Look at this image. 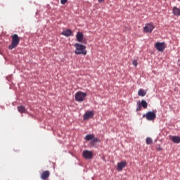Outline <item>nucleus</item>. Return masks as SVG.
I'll use <instances>...</instances> for the list:
<instances>
[{
  "label": "nucleus",
  "instance_id": "obj_1",
  "mask_svg": "<svg viewBox=\"0 0 180 180\" xmlns=\"http://www.w3.org/2000/svg\"><path fill=\"white\" fill-rule=\"evenodd\" d=\"M11 38H12L11 45L8 46L9 50H13V49H15V47H18L20 41V39L19 38V36H18V34H14L13 35H12Z\"/></svg>",
  "mask_w": 180,
  "mask_h": 180
},
{
  "label": "nucleus",
  "instance_id": "obj_2",
  "mask_svg": "<svg viewBox=\"0 0 180 180\" xmlns=\"http://www.w3.org/2000/svg\"><path fill=\"white\" fill-rule=\"evenodd\" d=\"M74 46L76 49V50L75 51V54H77V55L86 54V51L85 50V46L76 43L75 44Z\"/></svg>",
  "mask_w": 180,
  "mask_h": 180
},
{
  "label": "nucleus",
  "instance_id": "obj_3",
  "mask_svg": "<svg viewBox=\"0 0 180 180\" xmlns=\"http://www.w3.org/2000/svg\"><path fill=\"white\" fill-rule=\"evenodd\" d=\"M85 98H86V93L82 91L77 92L75 96V99L77 102H84L85 101Z\"/></svg>",
  "mask_w": 180,
  "mask_h": 180
},
{
  "label": "nucleus",
  "instance_id": "obj_4",
  "mask_svg": "<svg viewBox=\"0 0 180 180\" xmlns=\"http://www.w3.org/2000/svg\"><path fill=\"white\" fill-rule=\"evenodd\" d=\"M156 114L155 112H153V111H149L146 113V115H143V117H146L147 120L151 121V120H154V119H155L156 117Z\"/></svg>",
  "mask_w": 180,
  "mask_h": 180
},
{
  "label": "nucleus",
  "instance_id": "obj_5",
  "mask_svg": "<svg viewBox=\"0 0 180 180\" xmlns=\"http://www.w3.org/2000/svg\"><path fill=\"white\" fill-rule=\"evenodd\" d=\"M101 143V140L98 138H96L94 134L91 135V147H96L98 143Z\"/></svg>",
  "mask_w": 180,
  "mask_h": 180
},
{
  "label": "nucleus",
  "instance_id": "obj_6",
  "mask_svg": "<svg viewBox=\"0 0 180 180\" xmlns=\"http://www.w3.org/2000/svg\"><path fill=\"white\" fill-rule=\"evenodd\" d=\"M155 47L158 51L162 52L165 50V42H158L155 44Z\"/></svg>",
  "mask_w": 180,
  "mask_h": 180
},
{
  "label": "nucleus",
  "instance_id": "obj_7",
  "mask_svg": "<svg viewBox=\"0 0 180 180\" xmlns=\"http://www.w3.org/2000/svg\"><path fill=\"white\" fill-rule=\"evenodd\" d=\"M143 30L146 33H151L154 30V25L150 23L146 24Z\"/></svg>",
  "mask_w": 180,
  "mask_h": 180
},
{
  "label": "nucleus",
  "instance_id": "obj_8",
  "mask_svg": "<svg viewBox=\"0 0 180 180\" xmlns=\"http://www.w3.org/2000/svg\"><path fill=\"white\" fill-rule=\"evenodd\" d=\"M76 39L79 43H85V39H84V34L81 32H78L76 34Z\"/></svg>",
  "mask_w": 180,
  "mask_h": 180
},
{
  "label": "nucleus",
  "instance_id": "obj_9",
  "mask_svg": "<svg viewBox=\"0 0 180 180\" xmlns=\"http://www.w3.org/2000/svg\"><path fill=\"white\" fill-rule=\"evenodd\" d=\"M127 166V162L126 161H122L117 164V171L120 172V171L123 170V168Z\"/></svg>",
  "mask_w": 180,
  "mask_h": 180
},
{
  "label": "nucleus",
  "instance_id": "obj_10",
  "mask_svg": "<svg viewBox=\"0 0 180 180\" xmlns=\"http://www.w3.org/2000/svg\"><path fill=\"white\" fill-rule=\"evenodd\" d=\"M50 176V172L49 170H46L42 172L41 174V179L46 180Z\"/></svg>",
  "mask_w": 180,
  "mask_h": 180
},
{
  "label": "nucleus",
  "instance_id": "obj_11",
  "mask_svg": "<svg viewBox=\"0 0 180 180\" xmlns=\"http://www.w3.org/2000/svg\"><path fill=\"white\" fill-rule=\"evenodd\" d=\"M82 155L85 160H91V151L89 150H84Z\"/></svg>",
  "mask_w": 180,
  "mask_h": 180
},
{
  "label": "nucleus",
  "instance_id": "obj_12",
  "mask_svg": "<svg viewBox=\"0 0 180 180\" xmlns=\"http://www.w3.org/2000/svg\"><path fill=\"white\" fill-rule=\"evenodd\" d=\"M61 34L63 36H65L66 37H70V36H71L72 34V31H71V30L68 29L66 30H64Z\"/></svg>",
  "mask_w": 180,
  "mask_h": 180
},
{
  "label": "nucleus",
  "instance_id": "obj_13",
  "mask_svg": "<svg viewBox=\"0 0 180 180\" xmlns=\"http://www.w3.org/2000/svg\"><path fill=\"white\" fill-rule=\"evenodd\" d=\"M172 141L176 144H179L180 143V137L178 136H174L171 139Z\"/></svg>",
  "mask_w": 180,
  "mask_h": 180
},
{
  "label": "nucleus",
  "instance_id": "obj_14",
  "mask_svg": "<svg viewBox=\"0 0 180 180\" xmlns=\"http://www.w3.org/2000/svg\"><path fill=\"white\" fill-rule=\"evenodd\" d=\"M173 14L175 16H180V9L177 7L173 8Z\"/></svg>",
  "mask_w": 180,
  "mask_h": 180
},
{
  "label": "nucleus",
  "instance_id": "obj_15",
  "mask_svg": "<svg viewBox=\"0 0 180 180\" xmlns=\"http://www.w3.org/2000/svg\"><path fill=\"white\" fill-rule=\"evenodd\" d=\"M138 95H139V96H146V95H147V92H146V91L143 90V89H140L138 91Z\"/></svg>",
  "mask_w": 180,
  "mask_h": 180
},
{
  "label": "nucleus",
  "instance_id": "obj_16",
  "mask_svg": "<svg viewBox=\"0 0 180 180\" xmlns=\"http://www.w3.org/2000/svg\"><path fill=\"white\" fill-rule=\"evenodd\" d=\"M18 110L20 113H26V108L23 105L18 106Z\"/></svg>",
  "mask_w": 180,
  "mask_h": 180
},
{
  "label": "nucleus",
  "instance_id": "obj_17",
  "mask_svg": "<svg viewBox=\"0 0 180 180\" xmlns=\"http://www.w3.org/2000/svg\"><path fill=\"white\" fill-rule=\"evenodd\" d=\"M140 105L141 106H143V109H147V106H148V103H147L146 100H142Z\"/></svg>",
  "mask_w": 180,
  "mask_h": 180
},
{
  "label": "nucleus",
  "instance_id": "obj_18",
  "mask_svg": "<svg viewBox=\"0 0 180 180\" xmlns=\"http://www.w3.org/2000/svg\"><path fill=\"white\" fill-rule=\"evenodd\" d=\"M91 118V111L86 112L84 116V120H88Z\"/></svg>",
  "mask_w": 180,
  "mask_h": 180
},
{
  "label": "nucleus",
  "instance_id": "obj_19",
  "mask_svg": "<svg viewBox=\"0 0 180 180\" xmlns=\"http://www.w3.org/2000/svg\"><path fill=\"white\" fill-rule=\"evenodd\" d=\"M146 144H148V146L153 144V139L150 137L146 138Z\"/></svg>",
  "mask_w": 180,
  "mask_h": 180
},
{
  "label": "nucleus",
  "instance_id": "obj_20",
  "mask_svg": "<svg viewBox=\"0 0 180 180\" xmlns=\"http://www.w3.org/2000/svg\"><path fill=\"white\" fill-rule=\"evenodd\" d=\"M132 64L134 65V67H137L139 65V63H137V60H132Z\"/></svg>",
  "mask_w": 180,
  "mask_h": 180
},
{
  "label": "nucleus",
  "instance_id": "obj_21",
  "mask_svg": "<svg viewBox=\"0 0 180 180\" xmlns=\"http://www.w3.org/2000/svg\"><path fill=\"white\" fill-rule=\"evenodd\" d=\"M156 149L158 151H162V148H161L160 145H156Z\"/></svg>",
  "mask_w": 180,
  "mask_h": 180
},
{
  "label": "nucleus",
  "instance_id": "obj_22",
  "mask_svg": "<svg viewBox=\"0 0 180 180\" xmlns=\"http://www.w3.org/2000/svg\"><path fill=\"white\" fill-rule=\"evenodd\" d=\"M85 139L87 141H89V140H91V134H89V135L86 136Z\"/></svg>",
  "mask_w": 180,
  "mask_h": 180
},
{
  "label": "nucleus",
  "instance_id": "obj_23",
  "mask_svg": "<svg viewBox=\"0 0 180 180\" xmlns=\"http://www.w3.org/2000/svg\"><path fill=\"white\" fill-rule=\"evenodd\" d=\"M141 110V105L139 104V106L136 108V112H140Z\"/></svg>",
  "mask_w": 180,
  "mask_h": 180
},
{
  "label": "nucleus",
  "instance_id": "obj_24",
  "mask_svg": "<svg viewBox=\"0 0 180 180\" xmlns=\"http://www.w3.org/2000/svg\"><path fill=\"white\" fill-rule=\"evenodd\" d=\"M68 0H60V3L62 4V5H65V4H67V1Z\"/></svg>",
  "mask_w": 180,
  "mask_h": 180
},
{
  "label": "nucleus",
  "instance_id": "obj_25",
  "mask_svg": "<svg viewBox=\"0 0 180 180\" xmlns=\"http://www.w3.org/2000/svg\"><path fill=\"white\" fill-rule=\"evenodd\" d=\"M98 2H99L100 4H102V2H105V0H98Z\"/></svg>",
  "mask_w": 180,
  "mask_h": 180
},
{
  "label": "nucleus",
  "instance_id": "obj_26",
  "mask_svg": "<svg viewBox=\"0 0 180 180\" xmlns=\"http://www.w3.org/2000/svg\"><path fill=\"white\" fill-rule=\"evenodd\" d=\"M94 116V112L91 111V117H92Z\"/></svg>",
  "mask_w": 180,
  "mask_h": 180
},
{
  "label": "nucleus",
  "instance_id": "obj_27",
  "mask_svg": "<svg viewBox=\"0 0 180 180\" xmlns=\"http://www.w3.org/2000/svg\"><path fill=\"white\" fill-rule=\"evenodd\" d=\"M91 158H92V153H91Z\"/></svg>",
  "mask_w": 180,
  "mask_h": 180
}]
</instances>
